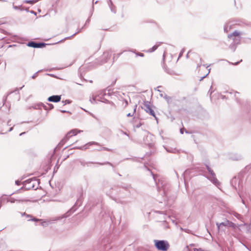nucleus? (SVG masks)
Returning <instances> with one entry per match:
<instances>
[{
	"instance_id": "37998d69",
	"label": "nucleus",
	"mask_w": 251,
	"mask_h": 251,
	"mask_svg": "<svg viewBox=\"0 0 251 251\" xmlns=\"http://www.w3.org/2000/svg\"><path fill=\"white\" fill-rule=\"evenodd\" d=\"M125 103H126V106L128 104V102L127 100H125Z\"/></svg>"
},
{
	"instance_id": "8fccbe9b",
	"label": "nucleus",
	"mask_w": 251,
	"mask_h": 251,
	"mask_svg": "<svg viewBox=\"0 0 251 251\" xmlns=\"http://www.w3.org/2000/svg\"><path fill=\"white\" fill-rule=\"evenodd\" d=\"M141 126V124L139 125H137L136 126L137 127H139L140 126Z\"/></svg>"
},
{
	"instance_id": "c756f323",
	"label": "nucleus",
	"mask_w": 251,
	"mask_h": 251,
	"mask_svg": "<svg viewBox=\"0 0 251 251\" xmlns=\"http://www.w3.org/2000/svg\"><path fill=\"white\" fill-rule=\"evenodd\" d=\"M105 150V151H110V150L108 148H105V147H103L102 148H101L100 149H99L98 150L99 151H101V150Z\"/></svg>"
},
{
	"instance_id": "7ed1b4c3",
	"label": "nucleus",
	"mask_w": 251,
	"mask_h": 251,
	"mask_svg": "<svg viewBox=\"0 0 251 251\" xmlns=\"http://www.w3.org/2000/svg\"><path fill=\"white\" fill-rule=\"evenodd\" d=\"M206 168L210 174V176L207 177V178L210 180L215 186L220 189V182L216 177V175L214 171L210 168V167L206 165Z\"/></svg>"
},
{
	"instance_id": "393cba45",
	"label": "nucleus",
	"mask_w": 251,
	"mask_h": 251,
	"mask_svg": "<svg viewBox=\"0 0 251 251\" xmlns=\"http://www.w3.org/2000/svg\"><path fill=\"white\" fill-rule=\"evenodd\" d=\"M234 216L238 219L241 220L242 216L238 213H235Z\"/></svg>"
},
{
	"instance_id": "09e8293b",
	"label": "nucleus",
	"mask_w": 251,
	"mask_h": 251,
	"mask_svg": "<svg viewBox=\"0 0 251 251\" xmlns=\"http://www.w3.org/2000/svg\"><path fill=\"white\" fill-rule=\"evenodd\" d=\"M151 174H152V175L153 176V179H154V180L155 181V176H154V175H153L152 173H151Z\"/></svg>"
},
{
	"instance_id": "c85d7f7f",
	"label": "nucleus",
	"mask_w": 251,
	"mask_h": 251,
	"mask_svg": "<svg viewBox=\"0 0 251 251\" xmlns=\"http://www.w3.org/2000/svg\"><path fill=\"white\" fill-rule=\"evenodd\" d=\"M184 51V49H182L181 50V51H180V52L179 53V56H178V59H179V58H180L182 56Z\"/></svg>"
},
{
	"instance_id": "b1692460",
	"label": "nucleus",
	"mask_w": 251,
	"mask_h": 251,
	"mask_svg": "<svg viewBox=\"0 0 251 251\" xmlns=\"http://www.w3.org/2000/svg\"><path fill=\"white\" fill-rule=\"evenodd\" d=\"M87 145H96L100 146V144L96 142H90L88 143Z\"/></svg>"
},
{
	"instance_id": "412c9836",
	"label": "nucleus",
	"mask_w": 251,
	"mask_h": 251,
	"mask_svg": "<svg viewBox=\"0 0 251 251\" xmlns=\"http://www.w3.org/2000/svg\"><path fill=\"white\" fill-rule=\"evenodd\" d=\"M216 225H217L218 228L219 229L221 226H226L227 225V223H226L224 222H222L220 224L216 223Z\"/></svg>"
},
{
	"instance_id": "cd10ccee",
	"label": "nucleus",
	"mask_w": 251,
	"mask_h": 251,
	"mask_svg": "<svg viewBox=\"0 0 251 251\" xmlns=\"http://www.w3.org/2000/svg\"><path fill=\"white\" fill-rule=\"evenodd\" d=\"M40 105L42 106L44 108V109H45L46 110H48V107L47 105H46L43 103H41Z\"/></svg>"
},
{
	"instance_id": "473e14b6",
	"label": "nucleus",
	"mask_w": 251,
	"mask_h": 251,
	"mask_svg": "<svg viewBox=\"0 0 251 251\" xmlns=\"http://www.w3.org/2000/svg\"><path fill=\"white\" fill-rule=\"evenodd\" d=\"M37 73L38 72L35 73L32 76V78L34 79L37 76Z\"/></svg>"
},
{
	"instance_id": "a211bd4d",
	"label": "nucleus",
	"mask_w": 251,
	"mask_h": 251,
	"mask_svg": "<svg viewBox=\"0 0 251 251\" xmlns=\"http://www.w3.org/2000/svg\"><path fill=\"white\" fill-rule=\"evenodd\" d=\"M137 106V105H135L134 106V109H133V113H128L127 114V115H126L127 117H132L134 115V113H135V112L136 111Z\"/></svg>"
},
{
	"instance_id": "6e6d98bb",
	"label": "nucleus",
	"mask_w": 251,
	"mask_h": 251,
	"mask_svg": "<svg viewBox=\"0 0 251 251\" xmlns=\"http://www.w3.org/2000/svg\"><path fill=\"white\" fill-rule=\"evenodd\" d=\"M163 223H164L165 225H166V222H165V221H164Z\"/></svg>"
},
{
	"instance_id": "79ce46f5",
	"label": "nucleus",
	"mask_w": 251,
	"mask_h": 251,
	"mask_svg": "<svg viewBox=\"0 0 251 251\" xmlns=\"http://www.w3.org/2000/svg\"><path fill=\"white\" fill-rule=\"evenodd\" d=\"M211 88H212V86H211L210 89L209 90V91L208 92L209 93H210V95L212 93V91H211Z\"/></svg>"
},
{
	"instance_id": "5701e85b",
	"label": "nucleus",
	"mask_w": 251,
	"mask_h": 251,
	"mask_svg": "<svg viewBox=\"0 0 251 251\" xmlns=\"http://www.w3.org/2000/svg\"><path fill=\"white\" fill-rule=\"evenodd\" d=\"M47 106L48 107V110L49 109L50 110V109H52L53 108V104H50V103H47Z\"/></svg>"
},
{
	"instance_id": "13d9d810",
	"label": "nucleus",
	"mask_w": 251,
	"mask_h": 251,
	"mask_svg": "<svg viewBox=\"0 0 251 251\" xmlns=\"http://www.w3.org/2000/svg\"><path fill=\"white\" fill-rule=\"evenodd\" d=\"M166 226V228H168V226Z\"/></svg>"
},
{
	"instance_id": "58836bf2",
	"label": "nucleus",
	"mask_w": 251,
	"mask_h": 251,
	"mask_svg": "<svg viewBox=\"0 0 251 251\" xmlns=\"http://www.w3.org/2000/svg\"><path fill=\"white\" fill-rule=\"evenodd\" d=\"M180 132L181 133V134H183V128H181L180 129Z\"/></svg>"
},
{
	"instance_id": "f03ea898",
	"label": "nucleus",
	"mask_w": 251,
	"mask_h": 251,
	"mask_svg": "<svg viewBox=\"0 0 251 251\" xmlns=\"http://www.w3.org/2000/svg\"><path fill=\"white\" fill-rule=\"evenodd\" d=\"M154 245L158 251H167L170 247L169 242L166 240H154Z\"/></svg>"
},
{
	"instance_id": "f8f14e48",
	"label": "nucleus",
	"mask_w": 251,
	"mask_h": 251,
	"mask_svg": "<svg viewBox=\"0 0 251 251\" xmlns=\"http://www.w3.org/2000/svg\"><path fill=\"white\" fill-rule=\"evenodd\" d=\"M35 181V180H32V179H28L24 182V183H26L29 185L27 187V189H30L31 188H34V182Z\"/></svg>"
},
{
	"instance_id": "ea45409f",
	"label": "nucleus",
	"mask_w": 251,
	"mask_h": 251,
	"mask_svg": "<svg viewBox=\"0 0 251 251\" xmlns=\"http://www.w3.org/2000/svg\"><path fill=\"white\" fill-rule=\"evenodd\" d=\"M61 112L62 113H67V112H68H68H69V111H66V110H61Z\"/></svg>"
},
{
	"instance_id": "1a4fd4ad",
	"label": "nucleus",
	"mask_w": 251,
	"mask_h": 251,
	"mask_svg": "<svg viewBox=\"0 0 251 251\" xmlns=\"http://www.w3.org/2000/svg\"><path fill=\"white\" fill-rule=\"evenodd\" d=\"M61 100L60 95H53L49 97L48 99V100L50 102H57L60 101Z\"/></svg>"
},
{
	"instance_id": "a19ab883",
	"label": "nucleus",
	"mask_w": 251,
	"mask_h": 251,
	"mask_svg": "<svg viewBox=\"0 0 251 251\" xmlns=\"http://www.w3.org/2000/svg\"><path fill=\"white\" fill-rule=\"evenodd\" d=\"M13 8L15 9H18V7L17 6H13Z\"/></svg>"
},
{
	"instance_id": "7c9ffc66",
	"label": "nucleus",
	"mask_w": 251,
	"mask_h": 251,
	"mask_svg": "<svg viewBox=\"0 0 251 251\" xmlns=\"http://www.w3.org/2000/svg\"><path fill=\"white\" fill-rule=\"evenodd\" d=\"M136 54L137 56H140L141 57L144 56V54L143 53H141V52H137V53H136Z\"/></svg>"
},
{
	"instance_id": "4be33fe9",
	"label": "nucleus",
	"mask_w": 251,
	"mask_h": 251,
	"mask_svg": "<svg viewBox=\"0 0 251 251\" xmlns=\"http://www.w3.org/2000/svg\"><path fill=\"white\" fill-rule=\"evenodd\" d=\"M229 47L233 51H234L235 50H236V47L235 46V43H234L232 45H231Z\"/></svg>"
},
{
	"instance_id": "6e6552de",
	"label": "nucleus",
	"mask_w": 251,
	"mask_h": 251,
	"mask_svg": "<svg viewBox=\"0 0 251 251\" xmlns=\"http://www.w3.org/2000/svg\"><path fill=\"white\" fill-rule=\"evenodd\" d=\"M80 163L83 166L87 165V166H89V164H99L100 165H106V164H108L110 166L113 167V165L109 162H105L104 163L94 162H81Z\"/></svg>"
},
{
	"instance_id": "ddd939ff",
	"label": "nucleus",
	"mask_w": 251,
	"mask_h": 251,
	"mask_svg": "<svg viewBox=\"0 0 251 251\" xmlns=\"http://www.w3.org/2000/svg\"><path fill=\"white\" fill-rule=\"evenodd\" d=\"M28 201L26 199H21V200H18V199H15L13 198H11L10 199H8L7 200V202H9L10 203H14L15 202H24V201Z\"/></svg>"
},
{
	"instance_id": "c9c22d12",
	"label": "nucleus",
	"mask_w": 251,
	"mask_h": 251,
	"mask_svg": "<svg viewBox=\"0 0 251 251\" xmlns=\"http://www.w3.org/2000/svg\"><path fill=\"white\" fill-rule=\"evenodd\" d=\"M15 183H16V185H20V181H19V180H16V181H15Z\"/></svg>"
},
{
	"instance_id": "2eb2a0df",
	"label": "nucleus",
	"mask_w": 251,
	"mask_h": 251,
	"mask_svg": "<svg viewBox=\"0 0 251 251\" xmlns=\"http://www.w3.org/2000/svg\"><path fill=\"white\" fill-rule=\"evenodd\" d=\"M109 0V1L108 2V4L110 8L111 11L114 13H116V7L113 4L111 0Z\"/></svg>"
},
{
	"instance_id": "de8ad7c7",
	"label": "nucleus",
	"mask_w": 251,
	"mask_h": 251,
	"mask_svg": "<svg viewBox=\"0 0 251 251\" xmlns=\"http://www.w3.org/2000/svg\"><path fill=\"white\" fill-rule=\"evenodd\" d=\"M25 132H22V133H21L20 134V136H22V135H23V134H25Z\"/></svg>"
},
{
	"instance_id": "603ef678",
	"label": "nucleus",
	"mask_w": 251,
	"mask_h": 251,
	"mask_svg": "<svg viewBox=\"0 0 251 251\" xmlns=\"http://www.w3.org/2000/svg\"><path fill=\"white\" fill-rule=\"evenodd\" d=\"M31 13H32L33 14H36V13H35V12H33V11H32V12H31Z\"/></svg>"
},
{
	"instance_id": "49530a36",
	"label": "nucleus",
	"mask_w": 251,
	"mask_h": 251,
	"mask_svg": "<svg viewBox=\"0 0 251 251\" xmlns=\"http://www.w3.org/2000/svg\"><path fill=\"white\" fill-rule=\"evenodd\" d=\"M240 38L238 39V42H237V43H236V44H239V42H240Z\"/></svg>"
},
{
	"instance_id": "bb28decb",
	"label": "nucleus",
	"mask_w": 251,
	"mask_h": 251,
	"mask_svg": "<svg viewBox=\"0 0 251 251\" xmlns=\"http://www.w3.org/2000/svg\"><path fill=\"white\" fill-rule=\"evenodd\" d=\"M224 31L225 32H227L228 30V26L227 25H225L224 28Z\"/></svg>"
},
{
	"instance_id": "4c0bfd02",
	"label": "nucleus",
	"mask_w": 251,
	"mask_h": 251,
	"mask_svg": "<svg viewBox=\"0 0 251 251\" xmlns=\"http://www.w3.org/2000/svg\"><path fill=\"white\" fill-rule=\"evenodd\" d=\"M90 19L89 18H88V19L87 20V21H86V22L85 24H87V23H89V22H90Z\"/></svg>"
},
{
	"instance_id": "dca6fc26",
	"label": "nucleus",
	"mask_w": 251,
	"mask_h": 251,
	"mask_svg": "<svg viewBox=\"0 0 251 251\" xmlns=\"http://www.w3.org/2000/svg\"><path fill=\"white\" fill-rule=\"evenodd\" d=\"M161 43H162L160 42L159 43L156 44L154 46H153L152 48L150 49L148 51L150 52H151L155 51L157 49V48L161 44Z\"/></svg>"
},
{
	"instance_id": "a878e982",
	"label": "nucleus",
	"mask_w": 251,
	"mask_h": 251,
	"mask_svg": "<svg viewBox=\"0 0 251 251\" xmlns=\"http://www.w3.org/2000/svg\"><path fill=\"white\" fill-rule=\"evenodd\" d=\"M62 102L64 103V105H65L66 104L70 103L71 102V101L69 100H67L65 101H62Z\"/></svg>"
},
{
	"instance_id": "bf43d9fd",
	"label": "nucleus",
	"mask_w": 251,
	"mask_h": 251,
	"mask_svg": "<svg viewBox=\"0 0 251 251\" xmlns=\"http://www.w3.org/2000/svg\"><path fill=\"white\" fill-rule=\"evenodd\" d=\"M187 57H188V53L187 54Z\"/></svg>"
},
{
	"instance_id": "9b49d317",
	"label": "nucleus",
	"mask_w": 251,
	"mask_h": 251,
	"mask_svg": "<svg viewBox=\"0 0 251 251\" xmlns=\"http://www.w3.org/2000/svg\"><path fill=\"white\" fill-rule=\"evenodd\" d=\"M165 54H166V52L164 51L163 55V62H164ZM163 69L165 72H166L167 73L170 74V75H172L173 74V71L171 70H170V69L167 68V67L165 65L164 62H163Z\"/></svg>"
},
{
	"instance_id": "f257e3e1",
	"label": "nucleus",
	"mask_w": 251,
	"mask_h": 251,
	"mask_svg": "<svg viewBox=\"0 0 251 251\" xmlns=\"http://www.w3.org/2000/svg\"><path fill=\"white\" fill-rule=\"evenodd\" d=\"M106 96H109V93H106V90H101L93 94L92 96V99L91 98L90 100L92 103H95L97 100L110 103V101L104 98Z\"/></svg>"
},
{
	"instance_id": "20e7f679",
	"label": "nucleus",
	"mask_w": 251,
	"mask_h": 251,
	"mask_svg": "<svg viewBox=\"0 0 251 251\" xmlns=\"http://www.w3.org/2000/svg\"><path fill=\"white\" fill-rule=\"evenodd\" d=\"M81 131V130H77L76 129L71 130L67 134L66 136L60 141L58 146L60 147L63 146L64 144V143L68 140H69L71 137L76 135L77 133H79Z\"/></svg>"
},
{
	"instance_id": "4468645a",
	"label": "nucleus",
	"mask_w": 251,
	"mask_h": 251,
	"mask_svg": "<svg viewBox=\"0 0 251 251\" xmlns=\"http://www.w3.org/2000/svg\"><path fill=\"white\" fill-rule=\"evenodd\" d=\"M240 33L238 31H234L232 34H228L227 37L228 38H232V40L235 42V39L233 37L239 36Z\"/></svg>"
},
{
	"instance_id": "9d476101",
	"label": "nucleus",
	"mask_w": 251,
	"mask_h": 251,
	"mask_svg": "<svg viewBox=\"0 0 251 251\" xmlns=\"http://www.w3.org/2000/svg\"><path fill=\"white\" fill-rule=\"evenodd\" d=\"M240 180H238L236 177H234L232 178L231 181V185L235 188V189H239L240 188Z\"/></svg>"
},
{
	"instance_id": "aec40b11",
	"label": "nucleus",
	"mask_w": 251,
	"mask_h": 251,
	"mask_svg": "<svg viewBox=\"0 0 251 251\" xmlns=\"http://www.w3.org/2000/svg\"><path fill=\"white\" fill-rule=\"evenodd\" d=\"M167 151L169 152H172V153H175L176 151V149H173V148H165Z\"/></svg>"
},
{
	"instance_id": "423d86ee",
	"label": "nucleus",
	"mask_w": 251,
	"mask_h": 251,
	"mask_svg": "<svg viewBox=\"0 0 251 251\" xmlns=\"http://www.w3.org/2000/svg\"><path fill=\"white\" fill-rule=\"evenodd\" d=\"M75 211V210H74L73 208H72L71 209H70L68 211H67L66 213L63 214L60 216H58L54 218H52L51 220H50V221L53 222L56 221L60 220L63 218H66L70 216L71 214H72Z\"/></svg>"
},
{
	"instance_id": "5fc2aeb1",
	"label": "nucleus",
	"mask_w": 251,
	"mask_h": 251,
	"mask_svg": "<svg viewBox=\"0 0 251 251\" xmlns=\"http://www.w3.org/2000/svg\"><path fill=\"white\" fill-rule=\"evenodd\" d=\"M238 94L239 93H238V92H236V93H235V94ZM235 96H236V95H235Z\"/></svg>"
},
{
	"instance_id": "0eeeda50",
	"label": "nucleus",
	"mask_w": 251,
	"mask_h": 251,
	"mask_svg": "<svg viewBox=\"0 0 251 251\" xmlns=\"http://www.w3.org/2000/svg\"><path fill=\"white\" fill-rule=\"evenodd\" d=\"M46 44L44 43H37L34 41L29 42L27 46L34 48H42L46 46Z\"/></svg>"
},
{
	"instance_id": "f704fd0d",
	"label": "nucleus",
	"mask_w": 251,
	"mask_h": 251,
	"mask_svg": "<svg viewBox=\"0 0 251 251\" xmlns=\"http://www.w3.org/2000/svg\"><path fill=\"white\" fill-rule=\"evenodd\" d=\"M22 216L26 215V216L27 217H31V216H30V215H27V214H25V213H24L22 214Z\"/></svg>"
},
{
	"instance_id": "6ab92c4d",
	"label": "nucleus",
	"mask_w": 251,
	"mask_h": 251,
	"mask_svg": "<svg viewBox=\"0 0 251 251\" xmlns=\"http://www.w3.org/2000/svg\"><path fill=\"white\" fill-rule=\"evenodd\" d=\"M164 98L166 99L168 104H170L172 102V99L171 97H168L167 95H165Z\"/></svg>"
},
{
	"instance_id": "c03bdc74",
	"label": "nucleus",
	"mask_w": 251,
	"mask_h": 251,
	"mask_svg": "<svg viewBox=\"0 0 251 251\" xmlns=\"http://www.w3.org/2000/svg\"><path fill=\"white\" fill-rule=\"evenodd\" d=\"M32 221H38L39 220L38 219H35V218H34L33 219H32Z\"/></svg>"
},
{
	"instance_id": "2f4dec72",
	"label": "nucleus",
	"mask_w": 251,
	"mask_h": 251,
	"mask_svg": "<svg viewBox=\"0 0 251 251\" xmlns=\"http://www.w3.org/2000/svg\"><path fill=\"white\" fill-rule=\"evenodd\" d=\"M210 69H208V73L204 76L202 77L200 79V80H201L202 79H203L204 77H205L209 73H210Z\"/></svg>"
},
{
	"instance_id": "f3484780",
	"label": "nucleus",
	"mask_w": 251,
	"mask_h": 251,
	"mask_svg": "<svg viewBox=\"0 0 251 251\" xmlns=\"http://www.w3.org/2000/svg\"><path fill=\"white\" fill-rule=\"evenodd\" d=\"M38 1V0H25L24 1L25 3H29L30 4H33L37 2Z\"/></svg>"
},
{
	"instance_id": "864d4df0",
	"label": "nucleus",
	"mask_w": 251,
	"mask_h": 251,
	"mask_svg": "<svg viewBox=\"0 0 251 251\" xmlns=\"http://www.w3.org/2000/svg\"><path fill=\"white\" fill-rule=\"evenodd\" d=\"M70 37H68L66 38L65 39H70Z\"/></svg>"
},
{
	"instance_id": "e433bc0d",
	"label": "nucleus",
	"mask_w": 251,
	"mask_h": 251,
	"mask_svg": "<svg viewBox=\"0 0 251 251\" xmlns=\"http://www.w3.org/2000/svg\"><path fill=\"white\" fill-rule=\"evenodd\" d=\"M16 91H17L18 92H19V89L18 88H16L15 89V90L14 91H13V92H16ZM12 93H13V92H10L9 94H11Z\"/></svg>"
},
{
	"instance_id": "72a5a7b5",
	"label": "nucleus",
	"mask_w": 251,
	"mask_h": 251,
	"mask_svg": "<svg viewBox=\"0 0 251 251\" xmlns=\"http://www.w3.org/2000/svg\"><path fill=\"white\" fill-rule=\"evenodd\" d=\"M242 61V60L241 59L240 61H238L237 62H235V63H232V64L234 65H237L239 63V62H241Z\"/></svg>"
},
{
	"instance_id": "39448f33",
	"label": "nucleus",
	"mask_w": 251,
	"mask_h": 251,
	"mask_svg": "<svg viewBox=\"0 0 251 251\" xmlns=\"http://www.w3.org/2000/svg\"><path fill=\"white\" fill-rule=\"evenodd\" d=\"M144 109L146 112L149 113L151 115L153 116L156 119L157 118L155 116V112L152 110L150 106V103L149 101H145L144 103Z\"/></svg>"
},
{
	"instance_id": "a18cd8bd",
	"label": "nucleus",
	"mask_w": 251,
	"mask_h": 251,
	"mask_svg": "<svg viewBox=\"0 0 251 251\" xmlns=\"http://www.w3.org/2000/svg\"><path fill=\"white\" fill-rule=\"evenodd\" d=\"M13 127H12L10 128V129H9L8 131H12V130H13Z\"/></svg>"
},
{
	"instance_id": "3c124183",
	"label": "nucleus",
	"mask_w": 251,
	"mask_h": 251,
	"mask_svg": "<svg viewBox=\"0 0 251 251\" xmlns=\"http://www.w3.org/2000/svg\"><path fill=\"white\" fill-rule=\"evenodd\" d=\"M160 96H161L162 97H163L164 98V97L163 96V95L162 94H160Z\"/></svg>"
},
{
	"instance_id": "4d7b16f0",
	"label": "nucleus",
	"mask_w": 251,
	"mask_h": 251,
	"mask_svg": "<svg viewBox=\"0 0 251 251\" xmlns=\"http://www.w3.org/2000/svg\"><path fill=\"white\" fill-rule=\"evenodd\" d=\"M97 2H98V1H95V3L96 4V3H97Z\"/></svg>"
}]
</instances>
